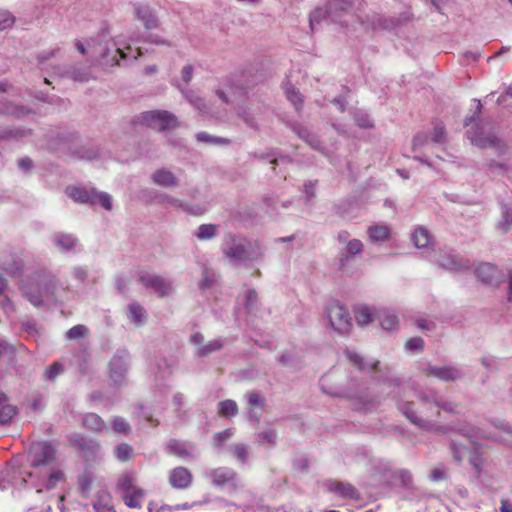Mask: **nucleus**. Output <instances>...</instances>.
<instances>
[{
    "instance_id": "nucleus-55",
    "label": "nucleus",
    "mask_w": 512,
    "mask_h": 512,
    "mask_svg": "<svg viewBox=\"0 0 512 512\" xmlns=\"http://www.w3.org/2000/svg\"><path fill=\"white\" fill-rule=\"evenodd\" d=\"M431 140L434 143L442 144L446 140L445 130L442 124H436L431 133Z\"/></svg>"
},
{
    "instance_id": "nucleus-39",
    "label": "nucleus",
    "mask_w": 512,
    "mask_h": 512,
    "mask_svg": "<svg viewBox=\"0 0 512 512\" xmlns=\"http://www.w3.org/2000/svg\"><path fill=\"white\" fill-rule=\"evenodd\" d=\"M45 477L44 485L47 489L51 490L63 480V473L60 470L49 467L45 472Z\"/></svg>"
},
{
    "instance_id": "nucleus-19",
    "label": "nucleus",
    "mask_w": 512,
    "mask_h": 512,
    "mask_svg": "<svg viewBox=\"0 0 512 512\" xmlns=\"http://www.w3.org/2000/svg\"><path fill=\"white\" fill-rule=\"evenodd\" d=\"M139 489L135 485V478L132 473H124L122 474L116 483V493L122 497L124 495H127L128 493H132Z\"/></svg>"
},
{
    "instance_id": "nucleus-4",
    "label": "nucleus",
    "mask_w": 512,
    "mask_h": 512,
    "mask_svg": "<svg viewBox=\"0 0 512 512\" xmlns=\"http://www.w3.org/2000/svg\"><path fill=\"white\" fill-rule=\"evenodd\" d=\"M222 253L233 265L246 264L261 257L262 253L256 242L228 234L223 240Z\"/></svg>"
},
{
    "instance_id": "nucleus-11",
    "label": "nucleus",
    "mask_w": 512,
    "mask_h": 512,
    "mask_svg": "<svg viewBox=\"0 0 512 512\" xmlns=\"http://www.w3.org/2000/svg\"><path fill=\"white\" fill-rule=\"evenodd\" d=\"M159 202L194 216L203 215L208 211L207 204H190L168 194H161L159 197Z\"/></svg>"
},
{
    "instance_id": "nucleus-37",
    "label": "nucleus",
    "mask_w": 512,
    "mask_h": 512,
    "mask_svg": "<svg viewBox=\"0 0 512 512\" xmlns=\"http://www.w3.org/2000/svg\"><path fill=\"white\" fill-rule=\"evenodd\" d=\"M53 241L57 247L65 251L72 250L77 245V239L69 234H56Z\"/></svg>"
},
{
    "instance_id": "nucleus-29",
    "label": "nucleus",
    "mask_w": 512,
    "mask_h": 512,
    "mask_svg": "<svg viewBox=\"0 0 512 512\" xmlns=\"http://www.w3.org/2000/svg\"><path fill=\"white\" fill-rule=\"evenodd\" d=\"M83 426L96 432L107 429L104 420L95 413H87L82 418Z\"/></svg>"
},
{
    "instance_id": "nucleus-24",
    "label": "nucleus",
    "mask_w": 512,
    "mask_h": 512,
    "mask_svg": "<svg viewBox=\"0 0 512 512\" xmlns=\"http://www.w3.org/2000/svg\"><path fill=\"white\" fill-rule=\"evenodd\" d=\"M367 233L372 242H384L388 240L391 231L388 225L378 223L369 226Z\"/></svg>"
},
{
    "instance_id": "nucleus-46",
    "label": "nucleus",
    "mask_w": 512,
    "mask_h": 512,
    "mask_svg": "<svg viewBox=\"0 0 512 512\" xmlns=\"http://www.w3.org/2000/svg\"><path fill=\"white\" fill-rule=\"evenodd\" d=\"M238 412L237 403L234 400H224L219 403V413L224 417L235 416Z\"/></svg>"
},
{
    "instance_id": "nucleus-31",
    "label": "nucleus",
    "mask_w": 512,
    "mask_h": 512,
    "mask_svg": "<svg viewBox=\"0 0 512 512\" xmlns=\"http://www.w3.org/2000/svg\"><path fill=\"white\" fill-rule=\"evenodd\" d=\"M219 233V226L217 224H202L194 232L197 239L201 241H208L216 237Z\"/></svg>"
},
{
    "instance_id": "nucleus-25",
    "label": "nucleus",
    "mask_w": 512,
    "mask_h": 512,
    "mask_svg": "<svg viewBox=\"0 0 512 512\" xmlns=\"http://www.w3.org/2000/svg\"><path fill=\"white\" fill-rule=\"evenodd\" d=\"M351 8V0H332L328 4L330 20L336 22L342 12H348Z\"/></svg>"
},
{
    "instance_id": "nucleus-34",
    "label": "nucleus",
    "mask_w": 512,
    "mask_h": 512,
    "mask_svg": "<svg viewBox=\"0 0 512 512\" xmlns=\"http://www.w3.org/2000/svg\"><path fill=\"white\" fill-rule=\"evenodd\" d=\"M15 413V407L7 403L6 395L0 393V424L9 422Z\"/></svg>"
},
{
    "instance_id": "nucleus-44",
    "label": "nucleus",
    "mask_w": 512,
    "mask_h": 512,
    "mask_svg": "<svg viewBox=\"0 0 512 512\" xmlns=\"http://www.w3.org/2000/svg\"><path fill=\"white\" fill-rule=\"evenodd\" d=\"M329 490L347 498H353L355 496V489L349 483H333L329 486Z\"/></svg>"
},
{
    "instance_id": "nucleus-52",
    "label": "nucleus",
    "mask_w": 512,
    "mask_h": 512,
    "mask_svg": "<svg viewBox=\"0 0 512 512\" xmlns=\"http://www.w3.org/2000/svg\"><path fill=\"white\" fill-rule=\"evenodd\" d=\"M88 333V328L85 325L78 324L70 328L66 332V337L69 340H77L84 337Z\"/></svg>"
},
{
    "instance_id": "nucleus-59",
    "label": "nucleus",
    "mask_w": 512,
    "mask_h": 512,
    "mask_svg": "<svg viewBox=\"0 0 512 512\" xmlns=\"http://www.w3.org/2000/svg\"><path fill=\"white\" fill-rule=\"evenodd\" d=\"M451 451L453 458L457 462H462L465 456L466 448L463 445L457 444L455 441L451 442Z\"/></svg>"
},
{
    "instance_id": "nucleus-38",
    "label": "nucleus",
    "mask_w": 512,
    "mask_h": 512,
    "mask_svg": "<svg viewBox=\"0 0 512 512\" xmlns=\"http://www.w3.org/2000/svg\"><path fill=\"white\" fill-rule=\"evenodd\" d=\"M224 346V341L217 338L209 341L208 343L197 348L196 354L200 357H206L216 351H219Z\"/></svg>"
},
{
    "instance_id": "nucleus-8",
    "label": "nucleus",
    "mask_w": 512,
    "mask_h": 512,
    "mask_svg": "<svg viewBox=\"0 0 512 512\" xmlns=\"http://www.w3.org/2000/svg\"><path fill=\"white\" fill-rule=\"evenodd\" d=\"M140 123L157 131L170 129L177 125V119L167 111H146L141 114Z\"/></svg>"
},
{
    "instance_id": "nucleus-21",
    "label": "nucleus",
    "mask_w": 512,
    "mask_h": 512,
    "mask_svg": "<svg viewBox=\"0 0 512 512\" xmlns=\"http://www.w3.org/2000/svg\"><path fill=\"white\" fill-rule=\"evenodd\" d=\"M127 317L134 325L142 326L147 320V312L143 306L137 302H132L128 305Z\"/></svg>"
},
{
    "instance_id": "nucleus-64",
    "label": "nucleus",
    "mask_w": 512,
    "mask_h": 512,
    "mask_svg": "<svg viewBox=\"0 0 512 512\" xmlns=\"http://www.w3.org/2000/svg\"><path fill=\"white\" fill-rule=\"evenodd\" d=\"M257 301V294L254 290H247L245 293V306L251 309Z\"/></svg>"
},
{
    "instance_id": "nucleus-41",
    "label": "nucleus",
    "mask_w": 512,
    "mask_h": 512,
    "mask_svg": "<svg viewBox=\"0 0 512 512\" xmlns=\"http://www.w3.org/2000/svg\"><path fill=\"white\" fill-rule=\"evenodd\" d=\"M168 449L171 453L181 457V458H184L186 456H190L191 455V451H192V446L188 445L187 443H184V442H180V441H176V440H172L169 444H168Z\"/></svg>"
},
{
    "instance_id": "nucleus-14",
    "label": "nucleus",
    "mask_w": 512,
    "mask_h": 512,
    "mask_svg": "<svg viewBox=\"0 0 512 512\" xmlns=\"http://www.w3.org/2000/svg\"><path fill=\"white\" fill-rule=\"evenodd\" d=\"M207 476L215 486L223 488L236 486V474L230 468L221 467L212 469L207 472Z\"/></svg>"
},
{
    "instance_id": "nucleus-33",
    "label": "nucleus",
    "mask_w": 512,
    "mask_h": 512,
    "mask_svg": "<svg viewBox=\"0 0 512 512\" xmlns=\"http://www.w3.org/2000/svg\"><path fill=\"white\" fill-rule=\"evenodd\" d=\"M469 463L479 479L485 475L486 458L479 452H472L469 456Z\"/></svg>"
},
{
    "instance_id": "nucleus-30",
    "label": "nucleus",
    "mask_w": 512,
    "mask_h": 512,
    "mask_svg": "<svg viewBox=\"0 0 512 512\" xmlns=\"http://www.w3.org/2000/svg\"><path fill=\"white\" fill-rule=\"evenodd\" d=\"M497 229L502 233L508 232L512 227V206L507 204L501 205L500 220L497 223Z\"/></svg>"
},
{
    "instance_id": "nucleus-15",
    "label": "nucleus",
    "mask_w": 512,
    "mask_h": 512,
    "mask_svg": "<svg viewBox=\"0 0 512 512\" xmlns=\"http://www.w3.org/2000/svg\"><path fill=\"white\" fill-rule=\"evenodd\" d=\"M428 376H433L443 381H454L463 376V372L456 366H432L425 368Z\"/></svg>"
},
{
    "instance_id": "nucleus-17",
    "label": "nucleus",
    "mask_w": 512,
    "mask_h": 512,
    "mask_svg": "<svg viewBox=\"0 0 512 512\" xmlns=\"http://www.w3.org/2000/svg\"><path fill=\"white\" fill-rule=\"evenodd\" d=\"M193 480L191 472L185 467H176L169 473V483L173 488L186 489Z\"/></svg>"
},
{
    "instance_id": "nucleus-16",
    "label": "nucleus",
    "mask_w": 512,
    "mask_h": 512,
    "mask_svg": "<svg viewBox=\"0 0 512 512\" xmlns=\"http://www.w3.org/2000/svg\"><path fill=\"white\" fill-rule=\"evenodd\" d=\"M438 264L448 271H458L463 268L469 267V261L460 257L451 251L442 252L438 259Z\"/></svg>"
},
{
    "instance_id": "nucleus-40",
    "label": "nucleus",
    "mask_w": 512,
    "mask_h": 512,
    "mask_svg": "<svg viewBox=\"0 0 512 512\" xmlns=\"http://www.w3.org/2000/svg\"><path fill=\"white\" fill-rule=\"evenodd\" d=\"M329 17V9L328 7L327 8H321V7H318L316 8L311 14H310V17H309V24H310V29L312 32H314L316 29H317V26L325 19H327Z\"/></svg>"
},
{
    "instance_id": "nucleus-54",
    "label": "nucleus",
    "mask_w": 512,
    "mask_h": 512,
    "mask_svg": "<svg viewBox=\"0 0 512 512\" xmlns=\"http://www.w3.org/2000/svg\"><path fill=\"white\" fill-rule=\"evenodd\" d=\"M232 454L242 463H245L248 459V450L244 444H235L230 447Z\"/></svg>"
},
{
    "instance_id": "nucleus-18",
    "label": "nucleus",
    "mask_w": 512,
    "mask_h": 512,
    "mask_svg": "<svg viewBox=\"0 0 512 512\" xmlns=\"http://www.w3.org/2000/svg\"><path fill=\"white\" fill-rule=\"evenodd\" d=\"M151 179L153 183L164 188H172L179 185V179L170 170L161 168L156 170L152 175Z\"/></svg>"
},
{
    "instance_id": "nucleus-27",
    "label": "nucleus",
    "mask_w": 512,
    "mask_h": 512,
    "mask_svg": "<svg viewBox=\"0 0 512 512\" xmlns=\"http://www.w3.org/2000/svg\"><path fill=\"white\" fill-rule=\"evenodd\" d=\"M497 272V268L490 263H481L475 269L477 278L488 284L493 283L497 276Z\"/></svg>"
},
{
    "instance_id": "nucleus-56",
    "label": "nucleus",
    "mask_w": 512,
    "mask_h": 512,
    "mask_svg": "<svg viewBox=\"0 0 512 512\" xmlns=\"http://www.w3.org/2000/svg\"><path fill=\"white\" fill-rule=\"evenodd\" d=\"M109 498L108 494H103L93 503L96 512H115L112 507L107 506L106 500Z\"/></svg>"
},
{
    "instance_id": "nucleus-3",
    "label": "nucleus",
    "mask_w": 512,
    "mask_h": 512,
    "mask_svg": "<svg viewBox=\"0 0 512 512\" xmlns=\"http://www.w3.org/2000/svg\"><path fill=\"white\" fill-rule=\"evenodd\" d=\"M60 289V281L49 271L37 272L21 284L24 296L34 306L42 305L44 300L57 301Z\"/></svg>"
},
{
    "instance_id": "nucleus-43",
    "label": "nucleus",
    "mask_w": 512,
    "mask_h": 512,
    "mask_svg": "<svg viewBox=\"0 0 512 512\" xmlns=\"http://www.w3.org/2000/svg\"><path fill=\"white\" fill-rule=\"evenodd\" d=\"M196 139L199 142H203L209 145H227L230 143V140L227 138L212 136L207 132L197 133Z\"/></svg>"
},
{
    "instance_id": "nucleus-48",
    "label": "nucleus",
    "mask_w": 512,
    "mask_h": 512,
    "mask_svg": "<svg viewBox=\"0 0 512 512\" xmlns=\"http://www.w3.org/2000/svg\"><path fill=\"white\" fill-rule=\"evenodd\" d=\"M297 133L299 137L303 138L311 147H313L316 150L322 151V147L317 136L312 134L308 129L300 128Z\"/></svg>"
},
{
    "instance_id": "nucleus-36",
    "label": "nucleus",
    "mask_w": 512,
    "mask_h": 512,
    "mask_svg": "<svg viewBox=\"0 0 512 512\" xmlns=\"http://www.w3.org/2000/svg\"><path fill=\"white\" fill-rule=\"evenodd\" d=\"M144 497V491L139 488L132 493L122 496L121 498L128 507L140 509L143 505Z\"/></svg>"
},
{
    "instance_id": "nucleus-57",
    "label": "nucleus",
    "mask_w": 512,
    "mask_h": 512,
    "mask_svg": "<svg viewBox=\"0 0 512 512\" xmlns=\"http://www.w3.org/2000/svg\"><path fill=\"white\" fill-rule=\"evenodd\" d=\"M259 442L261 444L273 445L276 442L277 434L274 430L268 429L258 434Z\"/></svg>"
},
{
    "instance_id": "nucleus-53",
    "label": "nucleus",
    "mask_w": 512,
    "mask_h": 512,
    "mask_svg": "<svg viewBox=\"0 0 512 512\" xmlns=\"http://www.w3.org/2000/svg\"><path fill=\"white\" fill-rule=\"evenodd\" d=\"M2 111L8 115L21 117L30 112V110L26 109L24 106H19L15 104H8L5 106Z\"/></svg>"
},
{
    "instance_id": "nucleus-12",
    "label": "nucleus",
    "mask_w": 512,
    "mask_h": 512,
    "mask_svg": "<svg viewBox=\"0 0 512 512\" xmlns=\"http://www.w3.org/2000/svg\"><path fill=\"white\" fill-rule=\"evenodd\" d=\"M217 94L223 101L234 104L237 110V114L248 122L245 111L242 107V105L247 100V92L244 88L238 86L230 87L227 92L218 91Z\"/></svg>"
},
{
    "instance_id": "nucleus-50",
    "label": "nucleus",
    "mask_w": 512,
    "mask_h": 512,
    "mask_svg": "<svg viewBox=\"0 0 512 512\" xmlns=\"http://www.w3.org/2000/svg\"><path fill=\"white\" fill-rule=\"evenodd\" d=\"M284 90L288 100L295 106L296 109H299L303 102L301 94L292 86L288 85L284 86Z\"/></svg>"
},
{
    "instance_id": "nucleus-26",
    "label": "nucleus",
    "mask_w": 512,
    "mask_h": 512,
    "mask_svg": "<svg viewBox=\"0 0 512 512\" xmlns=\"http://www.w3.org/2000/svg\"><path fill=\"white\" fill-rule=\"evenodd\" d=\"M94 190L93 188L70 187L67 188V195L76 202L91 204Z\"/></svg>"
},
{
    "instance_id": "nucleus-42",
    "label": "nucleus",
    "mask_w": 512,
    "mask_h": 512,
    "mask_svg": "<svg viewBox=\"0 0 512 512\" xmlns=\"http://www.w3.org/2000/svg\"><path fill=\"white\" fill-rule=\"evenodd\" d=\"M245 397L247 398L248 404L251 407H259V408L263 409V407L265 405V399L260 395L259 392L250 391L246 394ZM248 414H249L250 419H252V418L257 419V417L253 413L252 408L249 409Z\"/></svg>"
},
{
    "instance_id": "nucleus-63",
    "label": "nucleus",
    "mask_w": 512,
    "mask_h": 512,
    "mask_svg": "<svg viewBox=\"0 0 512 512\" xmlns=\"http://www.w3.org/2000/svg\"><path fill=\"white\" fill-rule=\"evenodd\" d=\"M347 358L359 369H364V361L363 358L355 351H346Z\"/></svg>"
},
{
    "instance_id": "nucleus-9",
    "label": "nucleus",
    "mask_w": 512,
    "mask_h": 512,
    "mask_svg": "<svg viewBox=\"0 0 512 512\" xmlns=\"http://www.w3.org/2000/svg\"><path fill=\"white\" fill-rule=\"evenodd\" d=\"M54 458L55 449L48 443L39 442L33 444L30 449V461L35 470L40 468H49L53 463Z\"/></svg>"
},
{
    "instance_id": "nucleus-1",
    "label": "nucleus",
    "mask_w": 512,
    "mask_h": 512,
    "mask_svg": "<svg viewBox=\"0 0 512 512\" xmlns=\"http://www.w3.org/2000/svg\"><path fill=\"white\" fill-rule=\"evenodd\" d=\"M398 409L415 426L427 432L446 434L451 429L448 426L440 425L434 420L429 419L428 407L443 409L449 413L456 412V405L451 402L441 400L438 395H426L413 387L404 393L403 398L398 401Z\"/></svg>"
},
{
    "instance_id": "nucleus-23",
    "label": "nucleus",
    "mask_w": 512,
    "mask_h": 512,
    "mask_svg": "<svg viewBox=\"0 0 512 512\" xmlns=\"http://www.w3.org/2000/svg\"><path fill=\"white\" fill-rule=\"evenodd\" d=\"M363 250V244L358 239H352L347 242V245L342 249L341 258H340V266L344 267L346 262L354 257L355 255L361 253Z\"/></svg>"
},
{
    "instance_id": "nucleus-13",
    "label": "nucleus",
    "mask_w": 512,
    "mask_h": 512,
    "mask_svg": "<svg viewBox=\"0 0 512 512\" xmlns=\"http://www.w3.org/2000/svg\"><path fill=\"white\" fill-rule=\"evenodd\" d=\"M109 368L112 382L121 385L127 372V354L124 351L116 353L110 361Z\"/></svg>"
},
{
    "instance_id": "nucleus-20",
    "label": "nucleus",
    "mask_w": 512,
    "mask_h": 512,
    "mask_svg": "<svg viewBox=\"0 0 512 512\" xmlns=\"http://www.w3.org/2000/svg\"><path fill=\"white\" fill-rule=\"evenodd\" d=\"M134 9L136 17L144 24L146 29H153L158 26V20L148 6L139 4Z\"/></svg>"
},
{
    "instance_id": "nucleus-28",
    "label": "nucleus",
    "mask_w": 512,
    "mask_h": 512,
    "mask_svg": "<svg viewBox=\"0 0 512 512\" xmlns=\"http://www.w3.org/2000/svg\"><path fill=\"white\" fill-rule=\"evenodd\" d=\"M377 319L379 320L382 328L385 330H392L398 325L397 316L386 308L377 310Z\"/></svg>"
},
{
    "instance_id": "nucleus-22",
    "label": "nucleus",
    "mask_w": 512,
    "mask_h": 512,
    "mask_svg": "<svg viewBox=\"0 0 512 512\" xmlns=\"http://www.w3.org/2000/svg\"><path fill=\"white\" fill-rule=\"evenodd\" d=\"M411 240L418 249H428L432 245L431 235L428 230L422 226L414 229Z\"/></svg>"
},
{
    "instance_id": "nucleus-60",
    "label": "nucleus",
    "mask_w": 512,
    "mask_h": 512,
    "mask_svg": "<svg viewBox=\"0 0 512 512\" xmlns=\"http://www.w3.org/2000/svg\"><path fill=\"white\" fill-rule=\"evenodd\" d=\"M63 372V366L61 363L55 362L46 369L45 375L49 380H54L58 375Z\"/></svg>"
},
{
    "instance_id": "nucleus-7",
    "label": "nucleus",
    "mask_w": 512,
    "mask_h": 512,
    "mask_svg": "<svg viewBox=\"0 0 512 512\" xmlns=\"http://www.w3.org/2000/svg\"><path fill=\"white\" fill-rule=\"evenodd\" d=\"M326 317L332 329L340 334L349 332L352 327V318L349 311L339 302H332L328 305Z\"/></svg>"
},
{
    "instance_id": "nucleus-2",
    "label": "nucleus",
    "mask_w": 512,
    "mask_h": 512,
    "mask_svg": "<svg viewBox=\"0 0 512 512\" xmlns=\"http://www.w3.org/2000/svg\"><path fill=\"white\" fill-rule=\"evenodd\" d=\"M106 35H102L99 41L94 39L89 40L86 44L77 40L75 47L77 51L82 55H88L92 62H101L107 66L119 65V58L126 60L128 58L137 59L142 54L140 48H136L135 51L130 45L123 46V42L120 39L111 41L113 51H110L108 42L105 40Z\"/></svg>"
},
{
    "instance_id": "nucleus-62",
    "label": "nucleus",
    "mask_w": 512,
    "mask_h": 512,
    "mask_svg": "<svg viewBox=\"0 0 512 512\" xmlns=\"http://www.w3.org/2000/svg\"><path fill=\"white\" fill-rule=\"evenodd\" d=\"M14 24V17L7 11L0 12V30L7 29Z\"/></svg>"
},
{
    "instance_id": "nucleus-61",
    "label": "nucleus",
    "mask_w": 512,
    "mask_h": 512,
    "mask_svg": "<svg viewBox=\"0 0 512 512\" xmlns=\"http://www.w3.org/2000/svg\"><path fill=\"white\" fill-rule=\"evenodd\" d=\"M423 345H424V341L422 338L413 337V338H410L406 342L405 348L409 351L416 352V351H420L423 348Z\"/></svg>"
},
{
    "instance_id": "nucleus-35",
    "label": "nucleus",
    "mask_w": 512,
    "mask_h": 512,
    "mask_svg": "<svg viewBox=\"0 0 512 512\" xmlns=\"http://www.w3.org/2000/svg\"><path fill=\"white\" fill-rule=\"evenodd\" d=\"M377 310L369 307H361L355 312V319L358 325L364 326L377 318Z\"/></svg>"
},
{
    "instance_id": "nucleus-5",
    "label": "nucleus",
    "mask_w": 512,
    "mask_h": 512,
    "mask_svg": "<svg viewBox=\"0 0 512 512\" xmlns=\"http://www.w3.org/2000/svg\"><path fill=\"white\" fill-rule=\"evenodd\" d=\"M495 431H485L471 424L462 425L455 430L461 435L467 437L472 444H477L478 440H488L512 445V427L509 423L499 421L494 424Z\"/></svg>"
},
{
    "instance_id": "nucleus-58",
    "label": "nucleus",
    "mask_w": 512,
    "mask_h": 512,
    "mask_svg": "<svg viewBox=\"0 0 512 512\" xmlns=\"http://www.w3.org/2000/svg\"><path fill=\"white\" fill-rule=\"evenodd\" d=\"M215 281H216V277H215L214 273L204 271L203 278L201 279V281L199 283V288L201 290H206V289L212 287V285L215 283Z\"/></svg>"
},
{
    "instance_id": "nucleus-51",
    "label": "nucleus",
    "mask_w": 512,
    "mask_h": 512,
    "mask_svg": "<svg viewBox=\"0 0 512 512\" xmlns=\"http://www.w3.org/2000/svg\"><path fill=\"white\" fill-rule=\"evenodd\" d=\"M112 428H113L114 432L121 433L124 435H127L131 430L128 422L120 416H116L113 418Z\"/></svg>"
},
{
    "instance_id": "nucleus-6",
    "label": "nucleus",
    "mask_w": 512,
    "mask_h": 512,
    "mask_svg": "<svg viewBox=\"0 0 512 512\" xmlns=\"http://www.w3.org/2000/svg\"><path fill=\"white\" fill-rule=\"evenodd\" d=\"M474 117L465 121V126H471L468 131V137L471 143L480 148L499 147L500 141L494 131L488 124L474 123Z\"/></svg>"
},
{
    "instance_id": "nucleus-10",
    "label": "nucleus",
    "mask_w": 512,
    "mask_h": 512,
    "mask_svg": "<svg viewBox=\"0 0 512 512\" xmlns=\"http://www.w3.org/2000/svg\"><path fill=\"white\" fill-rule=\"evenodd\" d=\"M139 281L145 288L160 296L168 295L173 290L172 283L169 280L147 271L140 272Z\"/></svg>"
},
{
    "instance_id": "nucleus-47",
    "label": "nucleus",
    "mask_w": 512,
    "mask_h": 512,
    "mask_svg": "<svg viewBox=\"0 0 512 512\" xmlns=\"http://www.w3.org/2000/svg\"><path fill=\"white\" fill-rule=\"evenodd\" d=\"M114 454L119 461L125 462L132 458L133 448L126 443H122L116 446Z\"/></svg>"
},
{
    "instance_id": "nucleus-32",
    "label": "nucleus",
    "mask_w": 512,
    "mask_h": 512,
    "mask_svg": "<svg viewBox=\"0 0 512 512\" xmlns=\"http://www.w3.org/2000/svg\"><path fill=\"white\" fill-rule=\"evenodd\" d=\"M0 267L8 274L15 277L21 273L23 262L21 259L11 255L8 259L0 262Z\"/></svg>"
},
{
    "instance_id": "nucleus-49",
    "label": "nucleus",
    "mask_w": 512,
    "mask_h": 512,
    "mask_svg": "<svg viewBox=\"0 0 512 512\" xmlns=\"http://www.w3.org/2000/svg\"><path fill=\"white\" fill-rule=\"evenodd\" d=\"M185 97L202 114H208L209 113V111L206 108V104L204 103V101L195 92H192V91L186 92L185 93Z\"/></svg>"
},
{
    "instance_id": "nucleus-45",
    "label": "nucleus",
    "mask_w": 512,
    "mask_h": 512,
    "mask_svg": "<svg viewBox=\"0 0 512 512\" xmlns=\"http://www.w3.org/2000/svg\"><path fill=\"white\" fill-rule=\"evenodd\" d=\"M92 205L99 204L106 210H111L112 208V197L105 192H98L94 190L93 199L91 201Z\"/></svg>"
}]
</instances>
